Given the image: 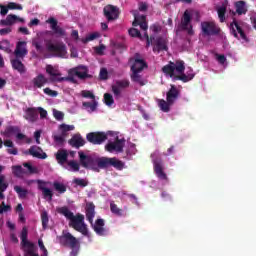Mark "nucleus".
Segmentation results:
<instances>
[{
	"label": "nucleus",
	"mask_w": 256,
	"mask_h": 256,
	"mask_svg": "<svg viewBox=\"0 0 256 256\" xmlns=\"http://www.w3.org/2000/svg\"><path fill=\"white\" fill-rule=\"evenodd\" d=\"M79 162L81 167L84 169H90L95 173H100L101 169H109L110 167H114L117 171H123L125 168V163L117 157H97L93 155H86L84 151H79Z\"/></svg>",
	"instance_id": "nucleus-1"
},
{
	"label": "nucleus",
	"mask_w": 256,
	"mask_h": 256,
	"mask_svg": "<svg viewBox=\"0 0 256 256\" xmlns=\"http://www.w3.org/2000/svg\"><path fill=\"white\" fill-rule=\"evenodd\" d=\"M57 212L70 221L69 227H72V229L78 231L84 237L89 236V229L87 228V224H85V216L83 214L78 213L75 215L67 206L58 208Z\"/></svg>",
	"instance_id": "nucleus-2"
},
{
	"label": "nucleus",
	"mask_w": 256,
	"mask_h": 256,
	"mask_svg": "<svg viewBox=\"0 0 256 256\" xmlns=\"http://www.w3.org/2000/svg\"><path fill=\"white\" fill-rule=\"evenodd\" d=\"M86 219L92 225L93 230L97 235L101 237L107 235V230L105 229V220L99 218L93 224V219H95V204L93 202L86 203Z\"/></svg>",
	"instance_id": "nucleus-3"
},
{
	"label": "nucleus",
	"mask_w": 256,
	"mask_h": 256,
	"mask_svg": "<svg viewBox=\"0 0 256 256\" xmlns=\"http://www.w3.org/2000/svg\"><path fill=\"white\" fill-rule=\"evenodd\" d=\"M29 230L27 227H23L20 239H21V249L24 251V256H39V254L35 253V244L28 240Z\"/></svg>",
	"instance_id": "nucleus-4"
},
{
	"label": "nucleus",
	"mask_w": 256,
	"mask_h": 256,
	"mask_svg": "<svg viewBox=\"0 0 256 256\" xmlns=\"http://www.w3.org/2000/svg\"><path fill=\"white\" fill-rule=\"evenodd\" d=\"M175 71L177 73H185V61L177 60L174 62H169L167 65L162 67V73L171 77L172 81L175 79Z\"/></svg>",
	"instance_id": "nucleus-5"
},
{
	"label": "nucleus",
	"mask_w": 256,
	"mask_h": 256,
	"mask_svg": "<svg viewBox=\"0 0 256 256\" xmlns=\"http://www.w3.org/2000/svg\"><path fill=\"white\" fill-rule=\"evenodd\" d=\"M46 49L48 53H52L54 57L65 59L67 57V46L61 43L53 44L51 41L46 42Z\"/></svg>",
	"instance_id": "nucleus-6"
},
{
	"label": "nucleus",
	"mask_w": 256,
	"mask_h": 256,
	"mask_svg": "<svg viewBox=\"0 0 256 256\" xmlns=\"http://www.w3.org/2000/svg\"><path fill=\"white\" fill-rule=\"evenodd\" d=\"M230 35H233L235 39H242L243 41H246V43L249 42L245 30H243V22H239L236 19L230 23Z\"/></svg>",
	"instance_id": "nucleus-7"
},
{
	"label": "nucleus",
	"mask_w": 256,
	"mask_h": 256,
	"mask_svg": "<svg viewBox=\"0 0 256 256\" xmlns=\"http://www.w3.org/2000/svg\"><path fill=\"white\" fill-rule=\"evenodd\" d=\"M201 29L203 35L206 37H212L221 33V28L213 21L201 22Z\"/></svg>",
	"instance_id": "nucleus-8"
},
{
	"label": "nucleus",
	"mask_w": 256,
	"mask_h": 256,
	"mask_svg": "<svg viewBox=\"0 0 256 256\" xmlns=\"http://www.w3.org/2000/svg\"><path fill=\"white\" fill-rule=\"evenodd\" d=\"M59 243L63 247H69L70 249H75L76 247H79V240L73 236V234L69 232H62V235L59 236Z\"/></svg>",
	"instance_id": "nucleus-9"
},
{
	"label": "nucleus",
	"mask_w": 256,
	"mask_h": 256,
	"mask_svg": "<svg viewBox=\"0 0 256 256\" xmlns=\"http://www.w3.org/2000/svg\"><path fill=\"white\" fill-rule=\"evenodd\" d=\"M192 20L193 17L191 16V12L189 10L184 11L178 29L181 31H187L188 35H193V25H191Z\"/></svg>",
	"instance_id": "nucleus-10"
},
{
	"label": "nucleus",
	"mask_w": 256,
	"mask_h": 256,
	"mask_svg": "<svg viewBox=\"0 0 256 256\" xmlns=\"http://www.w3.org/2000/svg\"><path fill=\"white\" fill-rule=\"evenodd\" d=\"M86 140L92 145H103L107 141V134L105 132H89L86 135Z\"/></svg>",
	"instance_id": "nucleus-11"
},
{
	"label": "nucleus",
	"mask_w": 256,
	"mask_h": 256,
	"mask_svg": "<svg viewBox=\"0 0 256 256\" xmlns=\"http://www.w3.org/2000/svg\"><path fill=\"white\" fill-rule=\"evenodd\" d=\"M125 147V139H119V136H116L114 142H108L105 145V149L108 153H123V148Z\"/></svg>",
	"instance_id": "nucleus-12"
},
{
	"label": "nucleus",
	"mask_w": 256,
	"mask_h": 256,
	"mask_svg": "<svg viewBox=\"0 0 256 256\" xmlns=\"http://www.w3.org/2000/svg\"><path fill=\"white\" fill-rule=\"evenodd\" d=\"M69 75H75L81 81H85V79H91V77H93L91 74H89V68L83 65L72 68L69 71Z\"/></svg>",
	"instance_id": "nucleus-13"
},
{
	"label": "nucleus",
	"mask_w": 256,
	"mask_h": 256,
	"mask_svg": "<svg viewBox=\"0 0 256 256\" xmlns=\"http://www.w3.org/2000/svg\"><path fill=\"white\" fill-rule=\"evenodd\" d=\"M103 13L107 21H116V19H119V15L121 14L119 7L111 4H108L103 8Z\"/></svg>",
	"instance_id": "nucleus-14"
},
{
	"label": "nucleus",
	"mask_w": 256,
	"mask_h": 256,
	"mask_svg": "<svg viewBox=\"0 0 256 256\" xmlns=\"http://www.w3.org/2000/svg\"><path fill=\"white\" fill-rule=\"evenodd\" d=\"M131 85L128 79L117 80L115 84L112 85V93L114 94L115 99H121L122 89H127Z\"/></svg>",
	"instance_id": "nucleus-15"
},
{
	"label": "nucleus",
	"mask_w": 256,
	"mask_h": 256,
	"mask_svg": "<svg viewBox=\"0 0 256 256\" xmlns=\"http://www.w3.org/2000/svg\"><path fill=\"white\" fill-rule=\"evenodd\" d=\"M147 68V62H145V60H143V58H141V54L139 53H135L134 54V63L131 66V71L135 72L137 71L138 73H141V71H143V69Z\"/></svg>",
	"instance_id": "nucleus-16"
},
{
	"label": "nucleus",
	"mask_w": 256,
	"mask_h": 256,
	"mask_svg": "<svg viewBox=\"0 0 256 256\" xmlns=\"http://www.w3.org/2000/svg\"><path fill=\"white\" fill-rule=\"evenodd\" d=\"M46 23L50 25V29L53 31L54 35H58L59 37H65V29L60 27L57 19L50 17L46 20Z\"/></svg>",
	"instance_id": "nucleus-17"
},
{
	"label": "nucleus",
	"mask_w": 256,
	"mask_h": 256,
	"mask_svg": "<svg viewBox=\"0 0 256 256\" xmlns=\"http://www.w3.org/2000/svg\"><path fill=\"white\" fill-rule=\"evenodd\" d=\"M154 173H156L158 179L162 181L167 180V174L163 171V160L161 158H156L153 160Z\"/></svg>",
	"instance_id": "nucleus-18"
},
{
	"label": "nucleus",
	"mask_w": 256,
	"mask_h": 256,
	"mask_svg": "<svg viewBox=\"0 0 256 256\" xmlns=\"http://www.w3.org/2000/svg\"><path fill=\"white\" fill-rule=\"evenodd\" d=\"M25 155H31L36 159H47V153L43 151V149L37 145L31 146L28 150H26Z\"/></svg>",
	"instance_id": "nucleus-19"
},
{
	"label": "nucleus",
	"mask_w": 256,
	"mask_h": 256,
	"mask_svg": "<svg viewBox=\"0 0 256 256\" xmlns=\"http://www.w3.org/2000/svg\"><path fill=\"white\" fill-rule=\"evenodd\" d=\"M29 50H27V43L25 41H19L16 44V48L14 50V55L16 59H23Z\"/></svg>",
	"instance_id": "nucleus-20"
},
{
	"label": "nucleus",
	"mask_w": 256,
	"mask_h": 256,
	"mask_svg": "<svg viewBox=\"0 0 256 256\" xmlns=\"http://www.w3.org/2000/svg\"><path fill=\"white\" fill-rule=\"evenodd\" d=\"M24 119L29 123H36V121L39 119V112H37V108H26L24 111Z\"/></svg>",
	"instance_id": "nucleus-21"
},
{
	"label": "nucleus",
	"mask_w": 256,
	"mask_h": 256,
	"mask_svg": "<svg viewBox=\"0 0 256 256\" xmlns=\"http://www.w3.org/2000/svg\"><path fill=\"white\" fill-rule=\"evenodd\" d=\"M46 73L50 75L51 81H57L58 83H61V81H65V77H61V71L53 67V65L46 66ZM57 77H61V78H57Z\"/></svg>",
	"instance_id": "nucleus-22"
},
{
	"label": "nucleus",
	"mask_w": 256,
	"mask_h": 256,
	"mask_svg": "<svg viewBox=\"0 0 256 256\" xmlns=\"http://www.w3.org/2000/svg\"><path fill=\"white\" fill-rule=\"evenodd\" d=\"M170 87L171 88L166 93V101L174 105L175 101L179 99L180 92H179V89H177V86H175L174 84H171Z\"/></svg>",
	"instance_id": "nucleus-23"
},
{
	"label": "nucleus",
	"mask_w": 256,
	"mask_h": 256,
	"mask_svg": "<svg viewBox=\"0 0 256 256\" xmlns=\"http://www.w3.org/2000/svg\"><path fill=\"white\" fill-rule=\"evenodd\" d=\"M133 27H140L142 31H147L149 29V26L147 25V16L145 15H140L137 16V14H134V21L132 23Z\"/></svg>",
	"instance_id": "nucleus-24"
},
{
	"label": "nucleus",
	"mask_w": 256,
	"mask_h": 256,
	"mask_svg": "<svg viewBox=\"0 0 256 256\" xmlns=\"http://www.w3.org/2000/svg\"><path fill=\"white\" fill-rule=\"evenodd\" d=\"M68 143L71 147L79 149L85 145V139L83 136H81V134H74Z\"/></svg>",
	"instance_id": "nucleus-25"
},
{
	"label": "nucleus",
	"mask_w": 256,
	"mask_h": 256,
	"mask_svg": "<svg viewBox=\"0 0 256 256\" xmlns=\"http://www.w3.org/2000/svg\"><path fill=\"white\" fill-rule=\"evenodd\" d=\"M154 53H161V51H167V40L163 37L156 38V43L153 47Z\"/></svg>",
	"instance_id": "nucleus-26"
},
{
	"label": "nucleus",
	"mask_w": 256,
	"mask_h": 256,
	"mask_svg": "<svg viewBox=\"0 0 256 256\" xmlns=\"http://www.w3.org/2000/svg\"><path fill=\"white\" fill-rule=\"evenodd\" d=\"M17 21H23V19L15 14H9L6 19L0 21V25H2V27H9L17 23Z\"/></svg>",
	"instance_id": "nucleus-27"
},
{
	"label": "nucleus",
	"mask_w": 256,
	"mask_h": 256,
	"mask_svg": "<svg viewBox=\"0 0 256 256\" xmlns=\"http://www.w3.org/2000/svg\"><path fill=\"white\" fill-rule=\"evenodd\" d=\"M48 79L43 74H38L35 78H33L32 83L33 87H36L37 89H41V87H44L48 83Z\"/></svg>",
	"instance_id": "nucleus-28"
},
{
	"label": "nucleus",
	"mask_w": 256,
	"mask_h": 256,
	"mask_svg": "<svg viewBox=\"0 0 256 256\" xmlns=\"http://www.w3.org/2000/svg\"><path fill=\"white\" fill-rule=\"evenodd\" d=\"M69 159V152L65 149H60L56 153V160L58 161L59 165H65Z\"/></svg>",
	"instance_id": "nucleus-29"
},
{
	"label": "nucleus",
	"mask_w": 256,
	"mask_h": 256,
	"mask_svg": "<svg viewBox=\"0 0 256 256\" xmlns=\"http://www.w3.org/2000/svg\"><path fill=\"white\" fill-rule=\"evenodd\" d=\"M17 133H21V128L19 126H6L5 130L1 132V135H4V137H13L14 135H17Z\"/></svg>",
	"instance_id": "nucleus-30"
},
{
	"label": "nucleus",
	"mask_w": 256,
	"mask_h": 256,
	"mask_svg": "<svg viewBox=\"0 0 256 256\" xmlns=\"http://www.w3.org/2000/svg\"><path fill=\"white\" fill-rule=\"evenodd\" d=\"M12 68L15 69V71H18V73H25V65L21 60L19 59H13L11 60Z\"/></svg>",
	"instance_id": "nucleus-31"
},
{
	"label": "nucleus",
	"mask_w": 256,
	"mask_h": 256,
	"mask_svg": "<svg viewBox=\"0 0 256 256\" xmlns=\"http://www.w3.org/2000/svg\"><path fill=\"white\" fill-rule=\"evenodd\" d=\"M180 75H176L174 77L173 81H183V83H188V81H191L194 77L195 74H185V72L179 73Z\"/></svg>",
	"instance_id": "nucleus-32"
},
{
	"label": "nucleus",
	"mask_w": 256,
	"mask_h": 256,
	"mask_svg": "<svg viewBox=\"0 0 256 256\" xmlns=\"http://www.w3.org/2000/svg\"><path fill=\"white\" fill-rule=\"evenodd\" d=\"M236 7V13L238 15H245L247 13V5L245 4V1L240 0L235 3Z\"/></svg>",
	"instance_id": "nucleus-33"
},
{
	"label": "nucleus",
	"mask_w": 256,
	"mask_h": 256,
	"mask_svg": "<svg viewBox=\"0 0 256 256\" xmlns=\"http://www.w3.org/2000/svg\"><path fill=\"white\" fill-rule=\"evenodd\" d=\"M140 72H138L137 70H135L134 72H132V74L130 75V79L133 83H138L140 85V87L145 86V82L143 81V77H141V75H139Z\"/></svg>",
	"instance_id": "nucleus-34"
},
{
	"label": "nucleus",
	"mask_w": 256,
	"mask_h": 256,
	"mask_svg": "<svg viewBox=\"0 0 256 256\" xmlns=\"http://www.w3.org/2000/svg\"><path fill=\"white\" fill-rule=\"evenodd\" d=\"M9 184L5 182V175H0V199H5V191H7Z\"/></svg>",
	"instance_id": "nucleus-35"
},
{
	"label": "nucleus",
	"mask_w": 256,
	"mask_h": 256,
	"mask_svg": "<svg viewBox=\"0 0 256 256\" xmlns=\"http://www.w3.org/2000/svg\"><path fill=\"white\" fill-rule=\"evenodd\" d=\"M171 103H169V101H165L163 99H160L158 101V107L161 109V111H163L164 113H169V111H171Z\"/></svg>",
	"instance_id": "nucleus-36"
},
{
	"label": "nucleus",
	"mask_w": 256,
	"mask_h": 256,
	"mask_svg": "<svg viewBox=\"0 0 256 256\" xmlns=\"http://www.w3.org/2000/svg\"><path fill=\"white\" fill-rule=\"evenodd\" d=\"M14 191L17 193L19 199H25L29 195V191L19 185L14 186Z\"/></svg>",
	"instance_id": "nucleus-37"
},
{
	"label": "nucleus",
	"mask_w": 256,
	"mask_h": 256,
	"mask_svg": "<svg viewBox=\"0 0 256 256\" xmlns=\"http://www.w3.org/2000/svg\"><path fill=\"white\" fill-rule=\"evenodd\" d=\"M110 210H111V213H113L117 217H123V209H120L119 207H117V204H115V202L110 203Z\"/></svg>",
	"instance_id": "nucleus-38"
},
{
	"label": "nucleus",
	"mask_w": 256,
	"mask_h": 256,
	"mask_svg": "<svg viewBox=\"0 0 256 256\" xmlns=\"http://www.w3.org/2000/svg\"><path fill=\"white\" fill-rule=\"evenodd\" d=\"M12 171L15 177H23V175L27 174V171L22 166H13Z\"/></svg>",
	"instance_id": "nucleus-39"
},
{
	"label": "nucleus",
	"mask_w": 256,
	"mask_h": 256,
	"mask_svg": "<svg viewBox=\"0 0 256 256\" xmlns=\"http://www.w3.org/2000/svg\"><path fill=\"white\" fill-rule=\"evenodd\" d=\"M217 13H218V17H219V20H220V23H225V15L227 13V7L226 6H220L218 9H217Z\"/></svg>",
	"instance_id": "nucleus-40"
},
{
	"label": "nucleus",
	"mask_w": 256,
	"mask_h": 256,
	"mask_svg": "<svg viewBox=\"0 0 256 256\" xmlns=\"http://www.w3.org/2000/svg\"><path fill=\"white\" fill-rule=\"evenodd\" d=\"M41 222L43 229H47V227H49V213H47V211H43L41 213Z\"/></svg>",
	"instance_id": "nucleus-41"
},
{
	"label": "nucleus",
	"mask_w": 256,
	"mask_h": 256,
	"mask_svg": "<svg viewBox=\"0 0 256 256\" xmlns=\"http://www.w3.org/2000/svg\"><path fill=\"white\" fill-rule=\"evenodd\" d=\"M53 187H54L55 191H57L60 194H63L67 191V186H65V184L60 183V182H54Z\"/></svg>",
	"instance_id": "nucleus-42"
},
{
	"label": "nucleus",
	"mask_w": 256,
	"mask_h": 256,
	"mask_svg": "<svg viewBox=\"0 0 256 256\" xmlns=\"http://www.w3.org/2000/svg\"><path fill=\"white\" fill-rule=\"evenodd\" d=\"M73 183L74 185H76V187H82V188L87 187V185H89V181L83 178H74Z\"/></svg>",
	"instance_id": "nucleus-43"
},
{
	"label": "nucleus",
	"mask_w": 256,
	"mask_h": 256,
	"mask_svg": "<svg viewBox=\"0 0 256 256\" xmlns=\"http://www.w3.org/2000/svg\"><path fill=\"white\" fill-rule=\"evenodd\" d=\"M42 195L44 199L53 201V191L50 188H42Z\"/></svg>",
	"instance_id": "nucleus-44"
},
{
	"label": "nucleus",
	"mask_w": 256,
	"mask_h": 256,
	"mask_svg": "<svg viewBox=\"0 0 256 256\" xmlns=\"http://www.w3.org/2000/svg\"><path fill=\"white\" fill-rule=\"evenodd\" d=\"M59 129L62 131V135H66L67 132L74 131L75 126L74 125L61 124L59 126Z\"/></svg>",
	"instance_id": "nucleus-45"
},
{
	"label": "nucleus",
	"mask_w": 256,
	"mask_h": 256,
	"mask_svg": "<svg viewBox=\"0 0 256 256\" xmlns=\"http://www.w3.org/2000/svg\"><path fill=\"white\" fill-rule=\"evenodd\" d=\"M104 103L108 107H111L115 103V100L113 99V95H111L109 93H105L104 94Z\"/></svg>",
	"instance_id": "nucleus-46"
},
{
	"label": "nucleus",
	"mask_w": 256,
	"mask_h": 256,
	"mask_svg": "<svg viewBox=\"0 0 256 256\" xmlns=\"http://www.w3.org/2000/svg\"><path fill=\"white\" fill-rule=\"evenodd\" d=\"M6 6H8V10L10 11H13V10L23 11V6L15 2H9Z\"/></svg>",
	"instance_id": "nucleus-47"
},
{
	"label": "nucleus",
	"mask_w": 256,
	"mask_h": 256,
	"mask_svg": "<svg viewBox=\"0 0 256 256\" xmlns=\"http://www.w3.org/2000/svg\"><path fill=\"white\" fill-rule=\"evenodd\" d=\"M101 37V34L99 32H93L86 36L84 43H89V41H95V39H99Z\"/></svg>",
	"instance_id": "nucleus-48"
},
{
	"label": "nucleus",
	"mask_w": 256,
	"mask_h": 256,
	"mask_svg": "<svg viewBox=\"0 0 256 256\" xmlns=\"http://www.w3.org/2000/svg\"><path fill=\"white\" fill-rule=\"evenodd\" d=\"M23 167H25L26 169H28V173H30V175H34L36 173H39V170L37 169V167H33V165H31V163H24Z\"/></svg>",
	"instance_id": "nucleus-49"
},
{
	"label": "nucleus",
	"mask_w": 256,
	"mask_h": 256,
	"mask_svg": "<svg viewBox=\"0 0 256 256\" xmlns=\"http://www.w3.org/2000/svg\"><path fill=\"white\" fill-rule=\"evenodd\" d=\"M130 37H138V39H143V36H141V32L136 28H130L128 30Z\"/></svg>",
	"instance_id": "nucleus-50"
},
{
	"label": "nucleus",
	"mask_w": 256,
	"mask_h": 256,
	"mask_svg": "<svg viewBox=\"0 0 256 256\" xmlns=\"http://www.w3.org/2000/svg\"><path fill=\"white\" fill-rule=\"evenodd\" d=\"M52 138L54 139L55 143H57L58 145H63V143H65V135L63 134L61 135L54 134Z\"/></svg>",
	"instance_id": "nucleus-51"
},
{
	"label": "nucleus",
	"mask_w": 256,
	"mask_h": 256,
	"mask_svg": "<svg viewBox=\"0 0 256 256\" xmlns=\"http://www.w3.org/2000/svg\"><path fill=\"white\" fill-rule=\"evenodd\" d=\"M68 167H70L74 172H77L80 169L79 163L75 160H70L68 162Z\"/></svg>",
	"instance_id": "nucleus-52"
},
{
	"label": "nucleus",
	"mask_w": 256,
	"mask_h": 256,
	"mask_svg": "<svg viewBox=\"0 0 256 256\" xmlns=\"http://www.w3.org/2000/svg\"><path fill=\"white\" fill-rule=\"evenodd\" d=\"M53 115L56 121H63V119L65 118V114L59 110H54Z\"/></svg>",
	"instance_id": "nucleus-53"
},
{
	"label": "nucleus",
	"mask_w": 256,
	"mask_h": 256,
	"mask_svg": "<svg viewBox=\"0 0 256 256\" xmlns=\"http://www.w3.org/2000/svg\"><path fill=\"white\" fill-rule=\"evenodd\" d=\"M81 96L84 97V99H95V94L89 90H83Z\"/></svg>",
	"instance_id": "nucleus-54"
},
{
	"label": "nucleus",
	"mask_w": 256,
	"mask_h": 256,
	"mask_svg": "<svg viewBox=\"0 0 256 256\" xmlns=\"http://www.w3.org/2000/svg\"><path fill=\"white\" fill-rule=\"evenodd\" d=\"M144 37L146 39V47H151V45H153V41H155V37H149V34H147V32L144 33Z\"/></svg>",
	"instance_id": "nucleus-55"
},
{
	"label": "nucleus",
	"mask_w": 256,
	"mask_h": 256,
	"mask_svg": "<svg viewBox=\"0 0 256 256\" xmlns=\"http://www.w3.org/2000/svg\"><path fill=\"white\" fill-rule=\"evenodd\" d=\"M8 211H11V205H6L5 202H2L0 204V215L2 213H8Z\"/></svg>",
	"instance_id": "nucleus-56"
},
{
	"label": "nucleus",
	"mask_w": 256,
	"mask_h": 256,
	"mask_svg": "<svg viewBox=\"0 0 256 256\" xmlns=\"http://www.w3.org/2000/svg\"><path fill=\"white\" fill-rule=\"evenodd\" d=\"M44 93L45 95H49V97H57V95H59L57 91L51 90V88H45Z\"/></svg>",
	"instance_id": "nucleus-57"
},
{
	"label": "nucleus",
	"mask_w": 256,
	"mask_h": 256,
	"mask_svg": "<svg viewBox=\"0 0 256 256\" xmlns=\"http://www.w3.org/2000/svg\"><path fill=\"white\" fill-rule=\"evenodd\" d=\"M33 47H35L36 51H38V53H43V46H41V42L34 40L32 42Z\"/></svg>",
	"instance_id": "nucleus-58"
},
{
	"label": "nucleus",
	"mask_w": 256,
	"mask_h": 256,
	"mask_svg": "<svg viewBox=\"0 0 256 256\" xmlns=\"http://www.w3.org/2000/svg\"><path fill=\"white\" fill-rule=\"evenodd\" d=\"M216 59L220 65H225V62L227 61V57L223 54H216Z\"/></svg>",
	"instance_id": "nucleus-59"
},
{
	"label": "nucleus",
	"mask_w": 256,
	"mask_h": 256,
	"mask_svg": "<svg viewBox=\"0 0 256 256\" xmlns=\"http://www.w3.org/2000/svg\"><path fill=\"white\" fill-rule=\"evenodd\" d=\"M7 13H9V8L8 6L6 5H3V4H0V15L2 17H5V15H7Z\"/></svg>",
	"instance_id": "nucleus-60"
},
{
	"label": "nucleus",
	"mask_w": 256,
	"mask_h": 256,
	"mask_svg": "<svg viewBox=\"0 0 256 256\" xmlns=\"http://www.w3.org/2000/svg\"><path fill=\"white\" fill-rule=\"evenodd\" d=\"M109 77V72H107V70L105 68H102L100 70V79H102L103 81L107 80Z\"/></svg>",
	"instance_id": "nucleus-61"
},
{
	"label": "nucleus",
	"mask_w": 256,
	"mask_h": 256,
	"mask_svg": "<svg viewBox=\"0 0 256 256\" xmlns=\"http://www.w3.org/2000/svg\"><path fill=\"white\" fill-rule=\"evenodd\" d=\"M36 183H37V185H38L39 191H43V189H47V188H46V186H47V182H46V181L37 180Z\"/></svg>",
	"instance_id": "nucleus-62"
},
{
	"label": "nucleus",
	"mask_w": 256,
	"mask_h": 256,
	"mask_svg": "<svg viewBox=\"0 0 256 256\" xmlns=\"http://www.w3.org/2000/svg\"><path fill=\"white\" fill-rule=\"evenodd\" d=\"M37 113L40 114V119H45L47 117V110L43 109L42 107L37 108Z\"/></svg>",
	"instance_id": "nucleus-63"
},
{
	"label": "nucleus",
	"mask_w": 256,
	"mask_h": 256,
	"mask_svg": "<svg viewBox=\"0 0 256 256\" xmlns=\"http://www.w3.org/2000/svg\"><path fill=\"white\" fill-rule=\"evenodd\" d=\"M95 51L97 55H103V52L105 51V45L101 44L100 46H97Z\"/></svg>",
	"instance_id": "nucleus-64"
}]
</instances>
